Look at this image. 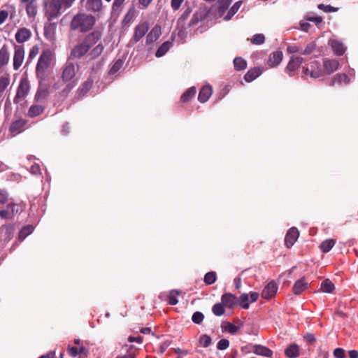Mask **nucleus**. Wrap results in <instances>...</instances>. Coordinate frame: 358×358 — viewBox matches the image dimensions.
<instances>
[{"mask_svg":"<svg viewBox=\"0 0 358 358\" xmlns=\"http://www.w3.org/2000/svg\"><path fill=\"white\" fill-rule=\"evenodd\" d=\"M101 33L95 30L87 34L83 40L78 42L71 50L70 54L71 59H80L89 53L91 48L95 45L101 38Z\"/></svg>","mask_w":358,"mask_h":358,"instance_id":"1","label":"nucleus"},{"mask_svg":"<svg viewBox=\"0 0 358 358\" xmlns=\"http://www.w3.org/2000/svg\"><path fill=\"white\" fill-rule=\"evenodd\" d=\"M96 19L92 15L79 13L73 17L70 27L74 31L87 32L93 28Z\"/></svg>","mask_w":358,"mask_h":358,"instance_id":"2","label":"nucleus"},{"mask_svg":"<svg viewBox=\"0 0 358 358\" xmlns=\"http://www.w3.org/2000/svg\"><path fill=\"white\" fill-rule=\"evenodd\" d=\"M53 52L50 50H45L42 52L36 66L38 76L43 74L44 71L48 69L53 59Z\"/></svg>","mask_w":358,"mask_h":358,"instance_id":"3","label":"nucleus"},{"mask_svg":"<svg viewBox=\"0 0 358 358\" xmlns=\"http://www.w3.org/2000/svg\"><path fill=\"white\" fill-rule=\"evenodd\" d=\"M64 8L60 0H51L46 7V15L49 20L58 17L62 14V9Z\"/></svg>","mask_w":358,"mask_h":358,"instance_id":"4","label":"nucleus"},{"mask_svg":"<svg viewBox=\"0 0 358 358\" xmlns=\"http://www.w3.org/2000/svg\"><path fill=\"white\" fill-rule=\"evenodd\" d=\"M149 29V24L147 21L141 22L134 29V34L130 43H136L138 42L148 32Z\"/></svg>","mask_w":358,"mask_h":358,"instance_id":"5","label":"nucleus"},{"mask_svg":"<svg viewBox=\"0 0 358 358\" xmlns=\"http://www.w3.org/2000/svg\"><path fill=\"white\" fill-rule=\"evenodd\" d=\"M24 57V50L21 45L15 47V52L13 56V69L18 70L22 66Z\"/></svg>","mask_w":358,"mask_h":358,"instance_id":"6","label":"nucleus"},{"mask_svg":"<svg viewBox=\"0 0 358 358\" xmlns=\"http://www.w3.org/2000/svg\"><path fill=\"white\" fill-rule=\"evenodd\" d=\"M305 74H309L311 78H317L322 76V70L318 62H315L310 64L309 67L303 70Z\"/></svg>","mask_w":358,"mask_h":358,"instance_id":"7","label":"nucleus"},{"mask_svg":"<svg viewBox=\"0 0 358 358\" xmlns=\"http://www.w3.org/2000/svg\"><path fill=\"white\" fill-rule=\"evenodd\" d=\"M304 59L301 57L292 56L289 62L286 67V70L289 72V75L292 76L293 72H294L300 65L303 62Z\"/></svg>","mask_w":358,"mask_h":358,"instance_id":"8","label":"nucleus"},{"mask_svg":"<svg viewBox=\"0 0 358 358\" xmlns=\"http://www.w3.org/2000/svg\"><path fill=\"white\" fill-rule=\"evenodd\" d=\"M14 229L11 225L3 226L0 229V241L3 244L8 243L13 236Z\"/></svg>","mask_w":358,"mask_h":358,"instance_id":"9","label":"nucleus"},{"mask_svg":"<svg viewBox=\"0 0 358 358\" xmlns=\"http://www.w3.org/2000/svg\"><path fill=\"white\" fill-rule=\"evenodd\" d=\"M29 88V83L27 79H21L19 87L17 88V94L15 98V101L18 99L24 98L28 94Z\"/></svg>","mask_w":358,"mask_h":358,"instance_id":"10","label":"nucleus"},{"mask_svg":"<svg viewBox=\"0 0 358 358\" xmlns=\"http://www.w3.org/2000/svg\"><path fill=\"white\" fill-rule=\"evenodd\" d=\"M299 233L296 228L292 227L288 230L285 238V243L287 248H291L299 238Z\"/></svg>","mask_w":358,"mask_h":358,"instance_id":"11","label":"nucleus"},{"mask_svg":"<svg viewBox=\"0 0 358 358\" xmlns=\"http://www.w3.org/2000/svg\"><path fill=\"white\" fill-rule=\"evenodd\" d=\"M277 290V284L274 281H271L263 289L262 296L266 299H271L275 295Z\"/></svg>","mask_w":358,"mask_h":358,"instance_id":"12","label":"nucleus"},{"mask_svg":"<svg viewBox=\"0 0 358 358\" xmlns=\"http://www.w3.org/2000/svg\"><path fill=\"white\" fill-rule=\"evenodd\" d=\"M31 36V31L26 28H20L15 36V40L18 43H23L29 40Z\"/></svg>","mask_w":358,"mask_h":358,"instance_id":"13","label":"nucleus"},{"mask_svg":"<svg viewBox=\"0 0 358 358\" xmlns=\"http://www.w3.org/2000/svg\"><path fill=\"white\" fill-rule=\"evenodd\" d=\"M77 70L78 68L75 66V64L72 63H68L63 71V80L67 82L72 80L74 78Z\"/></svg>","mask_w":358,"mask_h":358,"instance_id":"14","label":"nucleus"},{"mask_svg":"<svg viewBox=\"0 0 358 358\" xmlns=\"http://www.w3.org/2000/svg\"><path fill=\"white\" fill-rule=\"evenodd\" d=\"M221 301L226 308H232L238 304V298L231 293H225L221 297Z\"/></svg>","mask_w":358,"mask_h":358,"instance_id":"15","label":"nucleus"},{"mask_svg":"<svg viewBox=\"0 0 358 358\" xmlns=\"http://www.w3.org/2000/svg\"><path fill=\"white\" fill-rule=\"evenodd\" d=\"M329 44L331 45L335 54L337 55H342L346 51V46L337 39H330Z\"/></svg>","mask_w":358,"mask_h":358,"instance_id":"16","label":"nucleus"},{"mask_svg":"<svg viewBox=\"0 0 358 358\" xmlns=\"http://www.w3.org/2000/svg\"><path fill=\"white\" fill-rule=\"evenodd\" d=\"M161 27L158 25L155 26L147 35L146 43L150 44L156 41L161 36Z\"/></svg>","mask_w":358,"mask_h":358,"instance_id":"17","label":"nucleus"},{"mask_svg":"<svg viewBox=\"0 0 358 358\" xmlns=\"http://www.w3.org/2000/svg\"><path fill=\"white\" fill-rule=\"evenodd\" d=\"M339 66V62L336 59H326L324 62V68L327 73L330 74L336 71Z\"/></svg>","mask_w":358,"mask_h":358,"instance_id":"18","label":"nucleus"},{"mask_svg":"<svg viewBox=\"0 0 358 358\" xmlns=\"http://www.w3.org/2000/svg\"><path fill=\"white\" fill-rule=\"evenodd\" d=\"M213 92L212 87L210 85L203 86L199 94L198 99L201 103H205L208 100Z\"/></svg>","mask_w":358,"mask_h":358,"instance_id":"19","label":"nucleus"},{"mask_svg":"<svg viewBox=\"0 0 358 358\" xmlns=\"http://www.w3.org/2000/svg\"><path fill=\"white\" fill-rule=\"evenodd\" d=\"M26 125V121L23 119H19L14 121L10 127V131L11 133L19 134L24 131Z\"/></svg>","mask_w":358,"mask_h":358,"instance_id":"20","label":"nucleus"},{"mask_svg":"<svg viewBox=\"0 0 358 358\" xmlns=\"http://www.w3.org/2000/svg\"><path fill=\"white\" fill-rule=\"evenodd\" d=\"M253 352L256 355L271 357L273 355V352L269 348L261 345H255L253 346Z\"/></svg>","mask_w":358,"mask_h":358,"instance_id":"21","label":"nucleus"},{"mask_svg":"<svg viewBox=\"0 0 358 358\" xmlns=\"http://www.w3.org/2000/svg\"><path fill=\"white\" fill-rule=\"evenodd\" d=\"M283 54L281 51H275L271 54L268 59V65L271 67H274L278 66L282 59Z\"/></svg>","mask_w":358,"mask_h":358,"instance_id":"22","label":"nucleus"},{"mask_svg":"<svg viewBox=\"0 0 358 358\" xmlns=\"http://www.w3.org/2000/svg\"><path fill=\"white\" fill-rule=\"evenodd\" d=\"M262 73V69L259 67L254 68L248 71L244 76L247 82H252Z\"/></svg>","mask_w":358,"mask_h":358,"instance_id":"23","label":"nucleus"},{"mask_svg":"<svg viewBox=\"0 0 358 358\" xmlns=\"http://www.w3.org/2000/svg\"><path fill=\"white\" fill-rule=\"evenodd\" d=\"M285 354L288 358H296L299 356V347L295 343L291 344L285 350Z\"/></svg>","mask_w":358,"mask_h":358,"instance_id":"24","label":"nucleus"},{"mask_svg":"<svg viewBox=\"0 0 358 358\" xmlns=\"http://www.w3.org/2000/svg\"><path fill=\"white\" fill-rule=\"evenodd\" d=\"M308 287V283L304 278L298 280L293 286V292L295 294H301Z\"/></svg>","mask_w":358,"mask_h":358,"instance_id":"25","label":"nucleus"},{"mask_svg":"<svg viewBox=\"0 0 358 358\" xmlns=\"http://www.w3.org/2000/svg\"><path fill=\"white\" fill-rule=\"evenodd\" d=\"M350 82L348 76L345 73L337 74L334 79L331 81L330 85L334 86L336 84H348Z\"/></svg>","mask_w":358,"mask_h":358,"instance_id":"26","label":"nucleus"},{"mask_svg":"<svg viewBox=\"0 0 358 358\" xmlns=\"http://www.w3.org/2000/svg\"><path fill=\"white\" fill-rule=\"evenodd\" d=\"M56 26L54 24H49L44 27V36L50 41H52L55 38V31Z\"/></svg>","mask_w":358,"mask_h":358,"instance_id":"27","label":"nucleus"},{"mask_svg":"<svg viewBox=\"0 0 358 358\" xmlns=\"http://www.w3.org/2000/svg\"><path fill=\"white\" fill-rule=\"evenodd\" d=\"M102 6L101 0H87L86 8L88 10L96 12L100 10Z\"/></svg>","mask_w":358,"mask_h":358,"instance_id":"28","label":"nucleus"},{"mask_svg":"<svg viewBox=\"0 0 358 358\" xmlns=\"http://www.w3.org/2000/svg\"><path fill=\"white\" fill-rule=\"evenodd\" d=\"M9 61V54L7 48L3 45L0 49V68L6 65Z\"/></svg>","mask_w":358,"mask_h":358,"instance_id":"29","label":"nucleus"},{"mask_svg":"<svg viewBox=\"0 0 358 358\" xmlns=\"http://www.w3.org/2000/svg\"><path fill=\"white\" fill-rule=\"evenodd\" d=\"M103 49L104 47L102 44H98L90 52H89L87 57H89L90 59H94L98 57L99 55H101Z\"/></svg>","mask_w":358,"mask_h":358,"instance_id":"30","label":"nucleus"},{"mask_svg":"<svg viewBox=\"0 0 358 358\" xmlns=\"http://www.w3.org/2000/svg\"><path fill=\"white\" fill-rule=\"evenodd\" d=\"M172 46V43L170 41H165L162 45L158 48L155 53V56L157 57H161L164 56L168 50Z\"/></svg>","mask_w":358,"mask_h":358,"instance_id":"31","label":"nucleus"},{"mask_svg":"<svg viewBox=\"0 0 358 358\" xmlns=\"http://www.w3.org/2000/svg\"><path fill=\"white\" fill-rule=\"evenodd\" d=\"M335 243H336L335 240L327 239V240L324 241L323 242H322V243L320 245V248L323 252H328L334 246Z\"/></svg>","mask_w":358,"mask_h":358,"instance_id":"32","label":"nucleus"},{"mask_svg":"<svg viewBox=\"0 0 358 358\" xmlns=\"http://www.w3.org/2000/svg\"><path fill=\"white\" fill-rule=\"evenodd\" d=\"M93 83V80L91 78H88L82 85V87L78 90V96H84L92 87Z\"/></svg>","mask_w":358,"mask_h":358,"instance_id":"33","label":"nucleus"},{"mask_svg":"<svg viewBox=\"0 0 358 358\" xmlns=\"http://www.w3.org/2000/svg\"><path fill=\"white\" fill-rule=\"evenodd\" d=\"M26 12L29 17H34L37 14L36 1H31L26 6Z\"/></svg>","mask_w":358,"mask_h":358,"instance_id":"34","label":"nucleus"},{"mask_svg":"<svg viewBox=\"0 0 358 358\" xmlns=\"http://www.w3.org/2000/svg\"><path fill=\"white\" fill-rule=\"evenodd\" d=\"M321 289L323 292L331 293L334 289V285L329 279H325L321 283Z\"/></svg>","mask_w":358,"mask_h":358,"instance_id":"35","label":"nucleus"},{"mask_svg":"<svg viewBox=\"0 0 358 358\" xmlns=\"http://www.w3.org/2000/svg\"><path fill=\"white\" fill-rule=\"evenodd\" d=\"M250 299L249 295L248 294L243 293L242 294L239 298H238V303L244 308L248 309L250 306Z\"/></svg>","mask_w":358,"mask_h":358,"instance_id":"36","label":"nucleus"},{"mask_svg":"<svg viewBox=\"0 0 358 358\" xmlns=\"http://www.w3.org/2000/svg\"><path fill=\"white\" fill-rule=\"evenodd\" d=\"M43 111V108L39 105H34L29 108L28 115L30 117H36L39 115Z\"/></svg>","mask_w":358,"mask_h":358,"instance_id":"37","label":"nucleus"},{"mask_svg":"<svg viewBox=\"0 0 358 358\" xmlns=\"http://www.w3.org/2000/svg\"><path fill=\"white\" fill-rule=\"evenodd\" d=\"M34 231V227L32 225H27L22 229L19 234V239L22 241H23L28 235L31 234Z\"/></svg>","mask_w":358,"mask_h":358,"instance_id":"38","label":"nucleus"},{"mask_svg":"<svg viewBox=\"0 0 358 358\" xmlns=\"http://www.w3.org/2000/svg\"><path fill=\"white\" fill-rule=\"evenodd\" d=\"M196 88L194 87H192L189 88L182 96L181 100L183 102L188 101L192 97H193L196 94Z\"/></svg>","mask_w":358,"mask_h":358,"instance_id":"39","label":"nucleus"},{"mask_svg":"<svg viewBox=\"0 0 358 358\" xmlns=\"http://www.w3.org/2000/svg\"><path fill=\"white\" fill-rule=\"evenodd\" d=\"M224 307L222 303H217L213 306L212 311L216 316H221L225 313Z\"/></svg>","mask_w":358,"mask_h":358,"instance_id":"40","label":"nucleus"},{"mask_svg":"<svg viewBox=\"0 0 358 358\" xmlns=\"http://www.w3.org/2000/svg\"><path fill=\"white\" fill-rule=\"evenodd\" d=\"M10 84V79L8 76L0 77V97L3 95L5 90Z\"/></svg>","mask_w":358,"mask_h":358,"instance_id":"41","label":"nucleus"},{"mask_svg":"<svg viewBox=\"0 0 358 358\" xmlns=\"http://www.w3.org/2000/svg\"><path fill=\"white\" fill-rule=\"evenodd\" d=\"M234 67L236 70H243L247 66L246 62L241 57H236L234 59Z\"/></svg>","mask_w":358,"mask_h":358,"instance_id":"42","label":"nucleus"},{"mask_svg":"<svg viewBox=\"0 0 358 358\" xmlns=\"http://www.w3.org/2000/svg\"><path fill=\"white\" fill-rule=\"evenodd\" d=\"M123 64H124V62L122 59H117V61H115V63L111 66L109 73L110 75H115L122 67Z\"/></svg>","mask_w":358,"mask_h":358,"instance_id":"43","label":"nucleus"},{"mask_svg":"<svg viewBox=\"0 0 358 358\" xmlns=\"http://www.w3.org/2000/svg\"><path fill=\"white\" fill-rule=\"evenodd\" d=\"M242 5V1L236 2L234 6L229 10L227 15L225 17L226 19H230L240 8Z\"/></svg>","mask_w":358,"mask_h":358,"instance_id":"44","label":"nucleus"},{"mask_svg":"<svg viewBox=\"0 0 358 358\" xmlns=\"http://www.w3.org/2000/svg\"><path fill=\"white\" fill-rule=\"evenodd\" d=\"M180 292L178 290H171L169 293V304L174 306L176 305L178 302L177 297L179 295Z\"/></svg>","mask_w":358,"mask_h":358,"instance_id":"45","label":"nucleus"},{"mask_svg":"<svg viewBox=\"0 0 358 358\" xmlns=\"http://www.w3.org/2000/svg\"><path fill=\"white\" fill-rule=\"evenodd\" d=\"M6 210H8L10 215L13 217L16 213L19 212V206L13 202L9 203L6 208Z\"/></svg>","mask_w":358,"mask_h":358,"instance_id":"46","label":"nucleus"},{"mask_svg":"<svg viewBox=\"0 0 358 358\" xmlns=\"http://www.w3.org/2000/svg\"><path fill=\"white\" fill-rule=\"evenodd\" d=\"M216 273L215 272L210 271L207 273L204 276V282L207 285H212L213 284L216 280Z\"/></svg>","mask_w":358,"mask_h":358,"instance_id":"47","label":"nucleus"},{"mask_svg":"<svg viewBox=\"0 0 358 358\" xmlns=\"http://www.w3.org/2000/svg\"><path fill=\"white\" fill-rule=\"evenodd\" d=\"M315 48H316L315 43L314 42H311L306 46L304 50L301 49V55H310L311 53H313L314 52V50H315Z\"/></svg>","mask_w":358,"mask_h":358,"instance_id":"48","label":"nucleus"},{"mask_svg":"<svg viewBox=\"0 0 358 358\" xmlns=\"http://www.w3.org/2000/svg\"><path fill=\"white\" fill-rule=\"evenodd\" d=\"M202 17L203 15L201 13H195L189 22V27L196 26L202 20Z\"/></svg>","mask_w":358,"mask_h":358,"instance_id":"49","label":"nucleus"},{"mask_svg":"<svg viewBox=\"0 0 358 358\" xmlns=\"http://www.w3.org/2000/svg\"><path fill=\"white\" fill-rule=\"evenodd\" d=\"M200 345L204 348L209 346L211 343V338L206 334H203L199 338Z\"/></svg>","mask_w":358,"mask_h":358,"instance_id":"50","label":"nucleus"},{"mask_svg":"<svg viewBox=\"0 0 358 358\" xmlns=\"http://www.w3.org/2000/svg\"><path fill=\"white\" fill-rule=\"evenodd\" d=\"M224 330L231 334H236L239 329V327L235 324L227 322L224 327Z\"/></svg>","mask_w":358,"mask_h":358,"instance_id":"51","label":"nucleus"},{"mask_svg":"<svg viewBox=\"0 0 358 358\" xmlns=\"http://www.w3.org/2000/svg\"><path fill=\"white\" fill-rule=\"evenodd\" d=\"M48 96V92L46 90L44 89H40L37 91L36 95H35V99L37 101H42L45 99Z\"/></svg>","mask_w":358,"mask_h":358,"instance_id":"52","label":"nucleus"},{"mask_svg":"<svg viewBox=\"0 0 358 358\" xmlns=\"http://www.w3.org/2000/svg\"><path fill=\"white\" fill-rule=\"evenodd\" d=\"M264 36L262 34H257L253 36L252 43L255 45H261L264 42Z\"/></svg>","mask_w":358,"mask_h":358,"instance_id":"53","label":"nucleus"},{"mask_svg":"<svg viewBox=\"0 0 358 358\" xmlns=\"http://www.w3.org/2000/svg\"><path fill=\"white\" fill-rule=\"evenodd\" d=\"M317 8L320 10H324L326 13L336 12L338 10V8L333 7V6H331L330 5H324V4H322V3L319 4L317 6Z\"/></svg>","mask_w":358,"mask_h":358,"instance_id":"54","label":"nucleus"},{"mask_svg":"<svg viewBox=\"0 0 358 358\" xmlns=\"http://www.w3.org/2000/svg\"><path fill=\"white\" fill-rule=\"evenodd\" d=\"M229 346V341L227 339L222 338L217 343V348L218 350H224Z\"/></svg>","mask_w":358,"mask_h":358,"instance_id":"55","label":"nucleus"},{"mask_svg":"<svg viewBox=\"0 0 358 358\" xmlns=\"http://www.w3.org/2000/svg\"><path fill=\"white\" fill-rule=\"evenodd\" d=\"M204 318V316L201 312H195L192 317V321L195 324H200Z\"/></svg>","mask_w":358,"mask_h":358,"instance_id":"56","label":"nucleus"},{"mask_svg":"<svg viewBox=\"0 0 358 358\" xmlns=\"http://www.w3.org/2000/svg\"><path fill=\"white\" fill-rule=\"evenodd\" d=\"M334 356L335 358H345V352L343 348H336L334 350Z\"/></svg>","mask_w":358,"mask_h":358,"instance_id":"57","label":"nucleus"},{"mask_svg":"<svg viewBox=\"0 0 358 358\" xmlns=\"http://www.w3.org/2000/svg\"><path fill=\"white\" fill-rule=\"evenodd\" d=\"M39 48L37 46H33L29 53V60L33 59L38 54Z\"/></svg>","mask_w":358,"mask_h":358,"instance_id":"58","label":"nucleus"},{"mask_svg":"<svg viewBox=\"0 0 358 358\" xmlns=\"http://www.w3.org/2000/svg\"><path fill=\"white\" fill-rule=\"evenodd\" d=\"M184 0H171V6L173 10H177L180 8Z\"/></svg>","mask_w":358,"mask_h":358,"instance_id":"59","label":"nucleus"},{"mask_svg":"<svg viewBox=\"0 0 358 358\" xmlns=\"http://www.w3.org/2000/svg\"><path fill=\"white\" fill-rule=\"evenodd\" d=\"M287 50L289 53H301V48L297 45H289L287 48Z\"/></svg>","mask_w":358,"mask_h":358,"instance_id":"60","label":"nucleus"},{"mask_svg":"<svg viewBox=\"0 0 358 358\" xmlns=\"http://www.w3.org/2000/svg\"><path fill=\"white\" fill-rule=\"evenodd\" d=\"M306 20L308 21H310V22H315L316 24H320V23H321L322 22V17H320V16H310V15H308L306 17Z\"/></svg>","mask_w":358,"mask_h":358,"instance_id":"61","label":"nucleus"},{"mask_svg":"<svg viewBox=\"0 0 358 358\" xmlns=\"http://www.w3.org/2000/svg\"><path fill=\"white\" fill-rule=\"evenodd\" d=\"M8 192L5 190H0V203H5L8 201Z\"/></svg>","mask_w":358,"mask_h":358,"instance_id":"62","label":"nucleus"},{"mask_svg":"<svg viewBox=\"0 0 358 358\" xmlns=\"http://www.w3.org/2000/svg\"><path fill=\"white\" fill-rule=\"evenodd\" d=\"M8 16V13L6 10L0 11V25L2 24Z\"/></svg>","mask_w":358,"mask_h":358,"instance_id":"63","label":"nucleus"},{"mask_svg":"<svg viewBox=\"0 0 358 358\" xmlns=\"http://www.w3.org/2000/svg\"><path fill=\"white\" fill-rule=\"evenodd\" d=\"M40 171H41L40 166L37 164L32 165L30 168V172L32 174H35V175L38 174V173H40Z\"/></svg>","mask_w":358,"mask_h":358,"instance_id":"64","label":"nucleus"}]
</instances>
